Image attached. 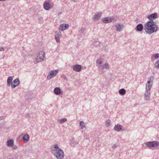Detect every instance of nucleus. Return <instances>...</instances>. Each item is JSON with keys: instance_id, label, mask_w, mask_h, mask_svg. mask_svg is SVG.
Wrapping results in <instances>:
<instances>
[{"instance_id": "1", "label": "nucleus", "mask_w": 159, "mask_h": 159, "mask_svg": "<svg viewBox=\"0 0 159 159\" xmlns=\"http://www.w3.org/2000/svg\"><path fill=\"white\" fill-rule=\"evenodd\" d=\"M144 29L147 33L151 34L157 30L158 26L153 20H149L144 25Z\"/></svg>"}, {"instance_id": "2", "label": "nucleus", "mask_w": 159, "mask_h": 159, "mask_svg": "<svg viewBox=\"0 0 159 159\" xmlns=\"http://www.w3.org/2000/svg\"><path fill=\"white\" fill-rule=\"evenodd\" d=\"M51 152L57 159H62L64 156L63 151L57 144L54 145L53 148L52 149Z\"/></svg>"}, {"instance_id": "3", "label": "nucleus", "mask_w": 159, "mask_h": 159, "mask_svg": "<svg viewBox=\"0 0 159 159\" xmlns=\"http://www.w3.org/2000/svg\"><path fill=\"white\" fill-rule=\"evenodd\" d=\"M103 59L101 58L97 60L96 61V66L98 67L99 74L100 75L103 73V70L104 69H108L109 68L107 62L104 65H103Z\"/></svg>"}, {"instance_id": "4", "label": "nucleus", "mask_w": 159, "mask_h": 159, "mask_svg": "<svg viewBox=\"0 0 159 159\" xmlns=\"http://www.w3.org/2000/svg\"><path fill=\"white\" fill-rule=\"evenodd\" d=\"M45 57V53L43 51H40L37 55V57L35 59L37 62H42Z\"/></svg>"}, {"instance_id": "5", "label": "nucleus", "mask_w": 159, "mask_h": 159, "mask_svg": "<svg viewBox=\"0 0 159 159\" xmlns=\"http://www.w3.org/2000/svg\"><path fill=\"white\" fill-rule=\"evenodd\" d=\"M145 144L146 146L149 148H155L159 145V142L157 141H152L147 142Z\"/></svg>"}, {"instance_id": "6", "label": "nucleus", "mask_w": 159, "mask_h": 159, "mask_svg": "<svg viewBox=\"0 0 159 159\" xmlns=\"http://www.w3.org/2000/svg\"><path fill=\"white\" fill-rule=\"evenodd\" d=\"M51 2V0H47L44 2L43 7L45 10L48 11L52 8L53 5H52Z\"/></svg>"}, {"instance_id": "7", "label": "nucleus", "mask_w": 159, "mask_h": 159, "mask_svg": "<svg viewBox=\"0 0 159 159\" xmlns=\"http://www.w3.org/2000/svg\"><path fill=\"white\" fill-rule=\"evenodd\" d=\"M58 70H53L50 71L47 76V79L50 80L55 77L57 74Z\"/></svg>"}, {"instance_id": "8", "label": "nucleus", "mask_w": 159, "mask_h": 159, "mask_svg": "<svg viewBox=\"0 0 159 159\" xmlns=\"http://www.w3.org/2000/svg\"><path fill=\"white\" fill-rule=\"evenodd\" d=\"M114 26L116 28V31L118 32H121L124 28V25L120 23H116L114 25Z\"/></svg>"}, {"instance_id": "9", "label": "nucleus", "mask_w": 159, "mask_h": 159, "mask_svg": "<svg viewBox=\"0 0 159 159\" xmlns=\"http://www.w3.org/2000/svg\"><path fill=\"white\" fill-rule=\"evenodd\" d=\"M102 22L105 23H109L116 20L112 17H107L102 18L101 20Z\"/></svg>"}, {"instance_id": "10", "label": "nucleus", "mask_w": 159, "mask_h": 159, "mask_svg": "<svg viewBox=\"0 0 159 159\" xmlns=\"http://www.w3.org/2000/svg\"><path fill=\"white\" fill-rule=\"evenodd\" d=\"M62 35L60 31H57L55 33V39L57 43L60 42V39Z\"/></svg>"}, {"instance_id": "11", "label": "nucleus", "mask_w": 159, "mask_h": 159, "mask_svg": "<svg viewBox=\"0 0 159 159\" xmlns=\"http://www.w3.org/2000/svg\"><path fill=\"white\" fill-rule=\"evenodd\" d=\"M147 17L150 20H153L155 19L157 17V14L156 13H154L148 15Z\"/></svg>"}, {"instance_id": "12", "label": "nucleus", "mask_w": 159, "mask_h": 159, "mask_svg": "<svg viewBox=\"0 0 159 159\" xmlns=\"http://www.w3.org/2000/svg\"><path fill=\"white\" fill-rule=\"evenodd\" d=\"M12 82L14 84H12L11 86V88L13 89L15 88L19 85L20 82L19 78H18L14 80Z\"/></svg>"}, {"instance_id": "13", "label": "nucleus", "mask_w": 159, "mask_h": 159, "mask_svg": "<svg viewBox=\"0 0 159 159\" xmlns=\"http://www.w3.org/2000/svg\"><path fill=\"white\" fill-rule=\"evenodd\" d=\"M150 91L146 90V91L144 94L145 99L146 100H149L150 98Z\"/></svg>"}, {"instance_id": "14", "label": "nucleus", "mask_w": 159, "mask_h": 159, "mask_svg": "<svg viewBox=\"0 0 159 159\" xmlns=\"http://www.w3.org/2000/svg\"><path fill=\"white\" fill-rule=\"evenodd\" d=\"M81 65L78 64L74 65L73 66V69L76 72H80L81 69Z\"/></svg>"}, {"instance_id": "15", "label": "nucleus", "mask_w": 159, "mask_h": 159, "mask_svg": "<svg viewBox=\"0 0 159 159\" xmlns=\"http://www.w3.org/2000/svg\"><path fill=\"white\" fill-rule=\"evenodd\" d=\"M102 14V13L101 12H98L94 15L93 18V19L95 20H98L101 16Z\"/></svg>"}, {"instance_id": "16", "label": "nucleus", "mask_w": 159, "mask_h": 159, "mask_svg": "<svg viewBox=\"0 0 159 159\" xmlns=\"http://www.w3.org/2000/svg\"><path fill=\"white\" fill-rule=\"evenodd\" d=\"M143 26L142 24H138L135 28V30L137 32H141L143 29Z\"/></svg>"}, {"instance_id": "17", "label": "nucleus", "mask_w": 159, "mask_h": 159, "mask_svg": "<svg viewBox=\"0 0 159 159\" xmlns=\"http://www.w3.org/2000/svg\"><path fill=\"white\" fill-rule=\"evenodd\" d=\"M69 26L68 24H61L59 26V29L61 31H63L67 29Z\"/></svg>"}, {"instance_id": "18", "label": "nucleus", "mask_w": 159, "mask_h": 159, "mask_svg": "<svg viewBox=\"0 0 159 159\" xmlns=\"http://www.w3.org/2000/svg\"><path fill=\"white\" fill-rule=\"evenodd\" d=\"M123 128V126L119 124H117L114 127V129L118 132H119L122 130Z\"/></svg>"}, {"instance_id": "19", "label": "nucleus", "mask_w": 159, "mask_h": 159, "mask_svg": "<svg viewBox=\"0 0 159 159\" xmlns=\"http://www.w3.org/2000/svg\"><path fill=\"white\" fill-rule=\"evenodd\" d=\"M13 78L11 76H9L7 80V85L8 86H11Z\"/></svg>"}, {"instance_id": "20", "label": "nucleus", "mask_w": 159, "mask_h": 159, "mask_svg": "<svg viewBox=\"0 0 159 159\" xmlns=\"http://www.w3.org/2000/svg\"><path fill=\"white\" fill-rule=\"evenodd\" d=\"M54 93L57 95H59L61 94V90L60 88L58 87L55 88L53 91Z\"/></svg>"}, {"instance_id": "21", "label": "nucleus", "mask_w": 159, "mask_h": 159, "mask_svg": "<svg viewBox=\"0 0 159 159\" xmlns=\"http://www.w3.org/2000/svg\"><path fill=\"white\" fill-rule=\"evenodd\" d=\"M153 84L150 83L149 81H148L146 84V90L150 91L152 87Z\"/></svg>"}, {"instance_id": "22", "label": "nucleus", "mask_w": 159, "mask_h": 159, "mask_svg": "<svg viewBox=\"0 0 159 159\" xmlns=\"http://www.w3.org/2000/svg\"><path fill=\"white\" fill-rule=\"evenodd\" d=\"M30 138L27 134H24L23 137V139L24 143H26L29 141Z\"/></svg>"}, {"instance_id": "23", "label": "nucleus", "mask_w": 159, "mask_h": 159, "mask_svg": "<svg viewBox=\"0 0 159 159\" xmlns=\"http://www.w3.org/2000/svg\"><path fill=\"white\" fill-rule=\"evenodd\" d=\"M14 145V141L12 139L8 140L7 141V146L8 147H12Z\"/></svg>"}, {"instance_id": "24", "label": "nucleus", "mask_w": 159, "mask_h": 159, "mask_svg": "<svg viewBox=\"0 0 159 159\" xmlns=\"http://www.w3.org/2000/svg\"><path fill=\"white\" fill-rule=\"evenodd\" d=\"M159 58V54L156 53L155 54H153L151 57V60L152 61H153L154 58L157 59Z\"/></svg>"}, {"instance_id": "25", "label": "nucleus", "mask_w": 159, "mask_h": 159, "mask_svg": "<svg viewBox=\"0 0 159 159\" xmlns=\"http://www.w3.org/2000/svg\"><path fill=\"white\" fill-rule=\"evenodd\" d=\"M119 93L121 95H124L126 93V90L124 89H121L119 91Z\"/></svg>"}, {"instance_id": "26", "label": "nucleus", "mask_w": 159, "mask_h": 159, "mask_svg": "<svg viewBox=\"0 0 159 159\" xmlns=\"http://www.w3.org/2000/svg\"><path fill=\"white\" fill-rule=\"evenodd\" d=\"M80 125L81 126V129H83L84 128H86V125L84 124V121H81L80 122Z\"/></svg>"}, {"instance_id": "27", "label": "nucleus", "mask_w": 159, "mask_h": 159, "mask_svg": "<svg viewBox=\"0 0 159 159\" xmlns=\"http://www.w3.org/2000/svg\"><path fill=\"white\" fill-rule=\"evenodd\" d=\"M154 78L153 76H150L149 78L148 81H149L150 83H151L152 84L154 80Z\"/></svg>"}, {"instance_id": "28", "label": "nucleus", "mask_w": 159, "mask_h": 159, "mask_svg": "<svg viewBox=\"0 0 159 159\" xmlns=\"http://www.w3.org/2000/svg\"><path fill=\"white\" fill-rule=\"evenodd\" d=\"M110 122L111 120H110L108 119L107 120L105 123L107 127L109 126L111 124Z\"/></svg>"}, {"instance_id": "29", "label": "nucleus", "mask_w": 159, "mask_h": 159, "mask_svg": "<svg viewBox=\"0 0 159 159\" xmlns=\"http://www.w3.org/2000/svg\"><path fill=\"white\" fill-rule=\"evenodd\" d=\"M38 19L39 22L40 23H42L43 22V18L41 17L38 16Z\"/></svg>"}, {"instance_id": "30", "label": "nucleus", "mask_w": 159, "mask_h": 159, "mask_svg": "<svg viewBox=\"0 0 159 159\" xmlns=\"http://www.w3.org/2000/svg\"><path fill=\"white\" fill-rule=\"evenodd\" d=\"M100 44V42L98 41H95L93 43V45L97 47Z\"/></svg>"}, {"instance_id": "31", "label": "nucleus", "mask_w": 159, "mask_h": 159, "mask_svg": "<svg viewBox=\"0 0 159 159\" xmlns=\"http://www.w3.org/2000/svg\"><path fill=\"white\" fill-rule=\"evenodd\" d=\"M67 120V119L66 118H63L60 120L59 123L61 124L62 123Z\"/></svg>"}, {"instance_id": "32", "label": "nucleus", "mask_w": 159, "mask_h": 159, "mask_svg": "<svg viewBox=\"0 0 159 159\" xmlns=\"http://www.w3.org/2000/svg\"><path fill=\"white\" fill-rule=\"evenodd\" d=\"M85 30V29L84 28H82L79 30V32L80 33L82 34L84 33Z\"/></svg>"}, {"instance_id": "33", "label": "nucleus", "mask_w": 159, "mask_h": 159, "mask_svg": "<svg viewBox=\"0 0 159 159\" xmlns=\"http://www.w3.org/2000/svg\"><path fill=\"white\" fill-rule=\"evenodd\" d=\"M155 65L157 68H159V60L156 62Z\"/></svg>"}, {"instance_id": "34", "label": "nucleus", "mask_w": 159, "mask_h": 159, "mask_svg": "<svg viewBox=\"0 0 159 159\" xmlns=\"http://www.w3.org/2000/svg\"><path fill=\"white\" fill-rule=\"evenodd\" d=\"M117 146L118 145H117L116 144H114L113 145V146L112 147V148L113 149H115V148H117Z\"/></svg>"}, {"instance_id": "35", "label": "nucleus", "mask_w": 159, "mask_h": 159, "mask_svg": "<svg viewBox=\"0 0 159 159\" xmlns=\"http://www.w3.org/2000/svg\"><path fill=\"white\" fill-rule=\"evenodd\" d=\"M6 118V116H0V120H3L5 119Z\"/></svg>"}, {"instance_id": "36", "label": "nucleus", "mask_w": 159, "mask_h": 159, "mask_svg": "<svg viewBox=\"0 0 159 159\" xmlns=\"http://www.w3.org/2000/svg\"><path fill=\"white\" fill-rule=\"evenodd\" d=\"M4 50V48L2 47L0 48V51H2Z\"/></svg>"}, {"instance_id": "37", "label": "nucleus", "mask_w": 159, "mask_h": 159, "mask_svg": "<svg viewBox=\"0 0 159 159\" xmlns=\"http://www.w3.org/2000/svg\"><path fill=\"white\" fill-rule=\"evenodd\" d=\"M13 148L14 149H16L17 148V147L16 146H14V147H13Z\"/></svg>"}, {"instance_id": "38", "label": "nucleus", "mask_w": 159, "mask_h": 159, "mask_svg": "<svg viewBox=\"0 0 159 159\" xmlns=\"http://www.w3.org/2000/svg\"><path fill=\"white\" fill-rule=\"evenodd\" d=\"M20 137H18V139H17V141H19V140H20Z\"/></svg>"}, {"instance_id": "39", "label": "nucleus", "mask_w": 159, "mask_h": 159, "mask_svg": "<svg viewBox=\"0 0 159 159\" xmlns=\"http://www.w3.org/2000/svg\"><path fill=\"white\" fill-rule=\"evenodd\" d=\"M64 80H66V76H64Z\"/></svg>"}]
</instances>
